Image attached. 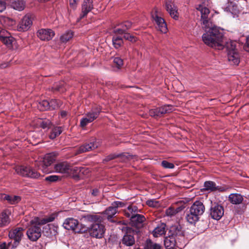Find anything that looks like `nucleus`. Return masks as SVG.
Segmentation results:
<instances>
[{"label":"nucleus","instance_id":"1","mask_svg":"<svg viewBox=\"0 0 249 249\" xmlns=\"http://www.w3.org/2000/svg\"><path fill=\"white\" fill-rule=\"evenodd\" d=\"M196 9L200 12L202 26L206 31L202 36L203 42L216 49L222 50L225 46L228 52L236 51L235 42L230 41L225 43L223 30L213 24L210 10L203 4H199Z\"/></svg>","mask_w":249,"mask_h":249},{"label":"nucleus","instance_id":"2","mask_svg":"<svg viewBox=\"0 0 249 249\" xmlns=\"http://www.w3.org/2000/svg\"><path fill=\"white\" fill-rule=\"evenodd\" d=\"M84 221L91 222L92 224L88 228H85L84 231H88L89 235L96 238H101L104 236L105 229L102 224V219L100 216L95 214H88L82 217Z\"/></svg>","mask_w":249,"mask_h":249},{"label":"nucleus","instance_id":"3","mask_svg":"<svg viewBox=\"0 0 249 249\" xmlns=\"http://www.w3.org/2000/svg\"><path fill=\"white\" fill-rule=\"evenodd\" d=\"M55 219L54 214L47 217L40 218L38 217H34L30 222L31 227L27 231L28 238L33 241H36L41 236V230L40 226L53 221Z\"/></svg>","mask_w":249,"mask_h":249},{"label":"nucleus","instance_id":"4","mask_svg":"<svg viewBox=\"0 0 249 249\" xmlns=\"http://www.w3.org/2000/svg\"><path fill=\"white\" fill-rule=\"evenodd\" d=\"M204 211L205 207L203 204L199 201H195L186 213V219L187 221L191 224H196L198 221L200 216L202 215Z\"/></svg>","mask_w":249,"mask_h":249},{"label":"nucleus","instance_id":"5","mask_svg":"<svg viewBox=\"0 0 249 249\" xmlns=\"http://www.w3.org/2000/svg\"><path fill=\"white\" fill-rule=\"evenodd\" d=\"M100 111L101 109L99 107L92 108L81 119L80 124V126L82 128H84L88 124L92 122L98 117Z\"/></svg>","mask_w":249,"mask_h":249},{"label":"nucleus","instance_id":"6","mask_svg":"<svg viewBox=\"0 0 249 249\" xmlns=\"http://www.w3.org/2000/svg\"><path fill=\"white\" fill-rule=\"evenodd\" d=\"M174 107L171 105H164L159 108L152 109L149 110V114L154 117H161L164 114L169 113L173 111Z\"/></svg>","mask_w":249,"mask_h":249},{"label":"nucleus","instance_id":"7","mask_svg":"<svg viewBox=\"0 0 249 249\" xmlns=\"http://www.w3.org/2000/svg\"><path fill=\"white\" fill-rule=\"evenodd\" d=\"M33 17L31 14H26L20 21L18 25V30L20 32L26 31L30 29L33 23Z\"/></svg>","mask_w":249,"mask_h":249},{"label":"nucleus","instance_id":"8","mask_svg":"<svg viewBox=\"0 0 249 249\" xmlns=\"http://www.w3.org/2000/svg\"><path fill=\"white\" fill-rule=\"evenodd\" d=\"M23 229L22 228H16L10 230L9 232V237L14 240L13 248L16 247L20 241L23 235Z\"/></svg>","mask_w":249,"mask_h":249},{"label":"nucleus","instance_id":"9","mask_svg":"<svg viewBox=\"0 0 249 249\" xmlns=\"http://www.w3.org/2000/svg\"><path fill=\"white\" fill-rule=\"evenodd\" d=\"M224 213V208L221 205L212 204L210 209V216L212 218L218 220L223 216Z\"/></svg>","mask_w":249,"mask_h":249},{"label":"nucleus","instance_id":"10","mask_svg":"<svg viewBox=\"0 0 249 249\" xmlns=\"http://www.w3.org/2000/svg\"><path fill=\"white\" fill-rule=\"evenodd\" d=\"M100 145L99 141H97L96 139H93L90 141L89 143H86L81 146L76 152V154H80L88 152L97 148Z\"/></svg>","mask_w":249,"mask_h":249},{"label":"nucleus","instance_id":"11","mask_svg":"<svg viewBox=\"0 0 249 249\" xmlns=\"http://www.w3.org/2000/svg\"><path fill=\"white\" fill-rule=\"evenodd\" d=\"M127 210L129 212L132 213L133 211H135L136 210V207L133 206H129L128 207ZM127 216L130 217L131 222L135 225L142 224L145 220L144 216L140 214H132L131 215L128 214Z\"/></svg>","mask_w":249,"mask_h":249},{"label":"nucleus","instance_id":"12","mask_svg":"<svg viewBox=\"0 0 249 249\" xmlns=\"http://www.w3.org/2000/svg\"><path fill=\"white\" fill-rule=\"evenodd\" d=\"M36 34L41 40L49 41L54 36L55 33L50 29H41L37 31Z\"/></svg>","mask_w":249,"mask_h":249},{"label":"nucleus","instance_id":"13","mask_svg":"<svg viewBox=\"0 0 249 249\" xmlns=\"http://www.w3.org/2000/svg\"><path fill=\"white\" fill-rule=\"evenodd\" d=\"M123 206L124 203L122 202L115 201L113 202L111 206L109 207L105 211L107 219L111 221V219L117 213V209L118 207H122Z\"/></svg>","mask_w":249,"mask_h":249},{"label":"nucleus","instance_id":"14","mask_svg":"<svg viewBox=\"0 0 249 249\" xmlns=\"http://www.w3.org/2000/svg\"><path fill=\"white\" fill-rule=\"evenodd\" d=\"M11 214V210L5 209L0 213V227H4L8 225L11 221L10 216Z\"/></svg>","mask_w":249,"mask_h":249},{"label":"nucleus","instance_id":"15","mask_svg":"<svg viewBox=\"0 0 249 249\" xmlns=\"http://www.w3.org/2000/svg\"><path fill=\"white\" fill-rule=\"evenodd\" d=\"M165 5L166 10L169 13L170 16L175 19L178 18V13L177 7L174 2L171 0H166L165 2Z\"/></svg>","mask_w":249,"mask_h":249},{"label":"nucleus","instance_id":"16","mask_svg":"<svg viewBox=\"0 0 249 249\" xmlns=\"http://www.w3.org/2000/svg\"><path fill=\"white\" fill-rule=\"evenodd\" d=\"M152 18L157 24V29L162 33H166L168 29L164 19L159 17L157 14L152 15Z\"/></svg>","mask_w":249,"mask_h":249},{"label":"nucleus","instance_id":"17","mask_svg":"<svg viewBox=\"0 0 249 249\" xmlns=\"http://www.w3.org/2000/svg\"><path fill=\"white\" fill-rule=\"evenodd\" d=\"M131 26L132 24L130 22L125 21L115 27L113 29V33L115 34V36L123 35Z\"/></svg>","mask_w":249,"mask_h":249},{"label":"nucleus","instance_id":"18","mask_svg":"<svg viewBox=\"0 0 249 249\" xmlns=\"http://www.w3.org/2000/svg\"><path fill=\"white\" fill-rule=\"evenodd\" d=\"M0 199L1 200H6L7 203L11 205H16L21 200V197L18 196L9 195L5 194H0Z\"/></svg>","mask_w":249,"mask_h":249},{"label":"nucleus","instance_id":"19","mask_svg":"<svg viewBox=\"0 0 249 249\" xmlns=\"http://www.w3.org/2000/svg\"><path fill=\"white\" fill-rule=\"evenodd\" d=\"M56 154L54 153H48L46 154L43 158L40 160V165L43 168L50 165L55 160Z\"/></svg>","mask_w":249,"mask_h":249},{"label":"nucleus","instance_id":"20","mask_svg":"<svg viewBox=\"0 0 249 249\" xmlns=\"http://www.w3.org/2000/svg\"><path fill=\"white\" fill-rule=\"evenodd\" d=\"M92 0H84L82 5V12L80 18L85 17L93 8Z\"/></svg>","mask_w":249,"mask_h":249},{"label":"nucleus","instance_id":"21","mask_svg":"<svg viewBox=\"0 0 249 249\" xmlns=\"http://www.w3.org/2000/svg\"><path fill=\"white\" fill-rule=\"evenodd\" d=\"M78 225V221L73 218H67L63 223L64 228L68 230L75 231Z\"/></svg>","mask_w":249,"mask_h":249},{"label":"nucleus","instance_id":"22","mask_svg":"<svg viewBox=\"0 0 249 249\" xmlns=\"http://www.w3.org/2000/svg\"><path fill=\"white\" fill-rule=\"evenodd\" d=\"M56 171H76L78 169H72L71 165L66 161L60 162L55 165Z\"/></svg>","mask_w":249,"mask_h":249},{"label":"nucleus","instance_id":"23","mask_svg":"<svg viewBox=\"0 0 249 249\" xmlns=\"http://www.w3.org/2000/svg\"><path fill=\"white\" fill-rule=\"evenodd\" d=\"M228 59L231 64L237 65L239 63V54L237 51L228 52Z\"/></svg>","mask_w":249,"mask_h":249},{"label":"nucleus","instance_id":"24","mask_svg":"<svg viewBox=\"0 0 249 249\" xmlns=\"http://www.w3.org/2000/svg\"><path fill=\"white\" fill-rule=\"evenodd\" d=\"M164 243L165 247L168 249L173 248L177 244L175 237L173 235L166 237L164 240Z\"/></svg>","mask_w":249,"mask_h":249},{"label":"nucleus","instance_id":"25","mask_svg":"<svg viewBox=\"0 0 249 249\" xmlns=\"http://www.w3.org/2000/svg\"><path fill=\"white\" fill-rule=\"evenodd\" d=\"M135 159H136L135 156L131 155L129 153H125L120 155H117L116 161L126 162L128 161H130Z\"/></svg>","mask_w":249,"mask_h":249},{"label":"nucleus","instance_id":"26","mask_svg":"<svg viewBox=\"0 0 249 249\" xmlns=\"http://www.w3.org/2000/svg\"><path fill=\"white\" fill-rule=\"evenodd\" d=\"M166 225L161 223L153 231V234L154 237H159L165 233Z\"/></svg>","mask_w":249,"mask_h":249},{"label":"nucleus","instance_id":"27","mask_svg":"<svg viewBox=\"0 0 249 249\" xmlns=\"http://www.w3.org/2000/svg\"><path fill=\"white\" fill-rule=\"evenodd\" d=\"M230 202L234 204H239L243 200V196L239 194H231L229 196Z\"/></svg>","mask_w":249,"mask_h":249},{"label":"nucleus","instance_id":"28","mask_svg":"<svg viewBox=\"0 0 249 249\" xmlns=\"http://www.w3.org/2000/svg\"><path fill=\"white\" fill-rule=\"evenodd\" d=\"M11 7L18 11H22L25 8V3L23 0H14L11 3Z\"/></svg>","mask_w":249,"mask_h":249},{"label":"nucleus","instance_id":"29","mask_svg":"<svg viewBox=\"0 0 249 249\" xmlns=\"http://www.w3.org/2000/svg\"><path fill=\"white\" fill-rule=\"evenodd\" d=\"M7 34V32L5 31L4 34H1L0 36V39L3 44L7 46H9L12 45L14 40V38L11 36H6V34Z\"/></svg>","mask_w":249,"mask_h":249},{"label":"nucleus","instance_id":"30","mask_svg":"<svg viewBox=\"0 0 249 249\" xmlns=\"http://www.w3.org/2000/svg\"><path fill=\"white\" fill-rule=\"evenodd\" d=\"M73 36V33L71 30H68L60 36V40L62 43H66L70 40Z\"/></svg>","mask_w":249,"mask_h":249},{"label":"nucleus","instance_id":"31","mask_svg":"<svg viewBox=\"0 0 249 249\" xmlns=\"http://www.w3.org/2000/svg\"><path fill=\"white\" fill-rule=\"evenodd\" d=\"M0 23L5 27H11L15 24V21L8 17H0Z\"/></svg>","mask_w":249,"mask_h":249},{"label":"nucleus","instance_id":"32","mask_svg":"<svg viewBox=\"0 0 249 249\" xmlns=\"http://www.w3.org/2000/svg\"><path fill=\"white\" fill-rule=\"evenodd\" d=\"M134 238L132 235L126 234L124 236L122 240L123 244L128 246H130L133 245L134 244Z\"/></svg>","mask_w":249,"mask_h":249},{"label":"nucleus","instance_id":"33","mask_svg":"<svg viewBox=\"0 0 249 249\" xmlns=\"http://www.w3.org/2000/svg\"><path fill=\"white\" fill-rule=\"evenodd\" d=\"M63 128L61 126H55L54 127L49 135V138L51 139H54L56 137L58 136L61 134L63 131Z\"/></svg>","mask_w":249,"mask_h":249},{"label":"nucleus","instance_id":"34","mask_svg":"<svg viewBox=\"0 0 249 249\" xmlns=\"http://www.w3.org/2000/svg\"><path fill=\"white\" fill-rule=\"evenodd\" d=\"M112 43L116 49L119 48L123 43L122 38L119 36H114L112 37Z\"/></svg>","mask_w":249,"mask_h":249},{"label":"nucleus","instance_id":"35","mask_svg":"<svg viewBox=\"0 0 249 249\" xmlns=\"http://www.w3.org/2000/svg\"><path fill=\"white\" fill-rule=\"evenodd\" d=\"M180 210V209L179 207L175 209L173 207H170L166 210L165 213L167 216L172 217L178 213Z\"/></svg>","mask_w":249,"mask_h":249},{"label":"nucleus","instance_id":"36","mask_svg":"<svg viewBox=\"0 0 249 249\" xmlns=\"http://www.w3.org/2000/svg\"><path fill=\"white\" fill-rule=\"evenodd\" d=\"M38 108L41 111H44L50 109L49 102L47 100H43L38 103Z\"/></svg>","mask_w":249,"mask_h":249},{"label":"nucleus","instance_id":"37","mask_svg":"<svg viewBox=\"0 0 249 249\" xmlns=\"http://www.w3.org/2000/svg\"><path fill=\"white\" fill-rule=\"evenodd\" d=\"M204 186L205 189L207 191H213L216 189L215 183L211 181H205Z\"/></svg>","mask_w":249,"mask_h":249},{"label":"nucleus","instance_id":"38","mask_svg":"<svg viewBox=\"0 0 249 249\" xmlns=\"http://www.w3.org/2000/svg\"><path fill=\"white\" fill-rule=\"evenodd\" d=\"M22 176L33 178H37L40 176L39 172H18Z\"/></svg>","mask_w":249,"mask_h":249},{"label":"nucleus","instance_id":"39","mask_svg":"<svg viewBox=\"0 0 249 249\" xmlns=\"http://www.w3.org/2000/svg\"><path fill=\"white\" fill-rule=\"evenodd\" d=\"M61 105L59 100L52 99L49 102L50 109H55L59 107Z\"/></svg>","mask_w":249,"mask_h":249},{"label":"nucleus","instance_id":"40","mask_svg":"<svg viewBox=\"0 0 249 249\" xmlns=\"http://www.w3.org/2000/svg\"><path fill=\"white\" fill-rule=\"evenodd\" d=\"M39 124L40 126L43 129L49 128L52 124L51 122L49 120H40Z\"/></svg>","mask_w":249,"mask_h":249},{"label":"nucleus","instance_id":"41","mask_svg":"<svg viewBox=\"0 0 249 249\" xmlns=\"http://www.w3.org/2000/svg\"><path fill=\"white\" fill-rule=\"evenodd\" d=\"M146 204L148 206L153 208L158 207L160 205L159 202L154 199L147 200Z\"/></svg>","mask_w":249,"mask_h":249},{"label":"nucleus","instance_id":"42","mask_svg":"<svg viewBox=\"0 0 249 249\" xmlns=\"http://www.w3.org/2000/svg\"><path fill=\"white\" fill-rule=\"evenodd\" d=\"M114 65L118 69H120L123 65V60L119 57H115L113 60Z\"/></svg>","mask_w":249,"mask_h":249},{"label":"nucleus","instance_id":"43","mask_svg":"<svg viewBox=\"0 0 249 249\" xmlns=\"http://www.w3.org/2000/svg\"><path fill=\"white\" fill-rule=\"evenodd\" d=\"M161 165L162 167L166 169H173L174 168V164L166 160H163L161 162Z\"/></svg>","mask_w":249,"mask_h":249},{"label":"nucleus","instance_id":"44","mask_svg":"<svg viewBox=\"0 0 249 249\" xmlns=\"http://www.w3.org/2000/svg\"><path fill=\"white\" fill-rule=\"evenodd\" d=\"M16 171H32V170L28 167L21 165L17 167Z\"/></svg>","mask_w":249,"mask_h":249},{"label":"nucleus","instance_id":"45","mask_svg":"<svg viewBox=\"0 0 249 249\" xmlns=\"http://www.w3.org/2000/svg\"><path fill=\"white\" fill-rule=\"evenodd\" d=\"M124 37L126 39L130 41H135L136 39L134 38V36L130 35L129 34L126 33L125 32L124 34Z\"/></svg>","mask_w":249,"mask_h":249},{"label":"nucleus","instance_id":"46","mask_svg":"<svg viewBox=\"0 0 249 249\" xmlns=\"http://www.w3.org/2000/svg\"><path fill=\"white\" fill-rule=\"evenodd\" d=\"M58 179V177L57 176H50L45 178L46 180L50 182L56 181Z\"/></svg>","mask_w":249,"mask_h":249},{"label":"nucleus","instance_id":"47","mask_svg":"<svg viewBox=\"0 0 249 249\" xmlns=\"http://www.w3.org/2000/svg\"><path fill=\"white\" fill-rule=\"evenodd\" d=\"M117 155H115L114 154H111V155H108V156H107L105 159L104 161H108L112 160L115 159L116 158L117 159Z\"/></svg>","mask_w":249,"mask_h":249},{"label":"nucleus","instance_id":"48","mask_svg":"<svg viewBox=\"0 0 249 249\" xmlns=\"http://www.w3.org/2000/svg\"><path fill=\"white\" fill-rule=\"evenodd\" d=\"M11 244V243L6 244L5 242L1 243L0 244V249H8Z\"/></svg>","mask_w":249,"mask_h":249},{"label":"nucleus","instance_id":"49","mask_svg":"<svg viewBox=\"0 0 249 249\" xmlns=\"http://www.w3.org/2000/svg\"><path fill=\"white\" fill-rule=\"evenodd\" d=\"M77 2L78 1L75 0H70V5L72 8L75 9L77 6Z\"/></svg>","mask_w":249,"mask_h":249},{"label":"nucleus","instance_id":"50","mask_svg":"<svg viewBox=\"0 0 249 249\" xmlns=\"http://www.w3.org/2000/svg\"><path fill=\"white\" fill-rule=\"evenodd\" d=\"M6 8V3L2 0H0V12H3Z\"/></svg>","mask_w":249,"mask_h":249},{"label":"nucleus","instance_id":"51","mask_svg":"<svg viewBox=\"0 0 249 249\" xmlns=\"http://www.w3.org/2000/svg\"><path fill=\"white\" fill-rule=\"evenodd\" d=\"M70 174V176H71L74 179L77 180L79 178V175L78 174V172H69Z\"/></svg>","mask_w":249,"mask_h":249},{"label":"nucleus","instance_id":"52","mask_svg":"<svg viewBox=\"0 0 249 249\" xmlns=\"http://www.w3.org/2000/svg\"><path fill=\"white\" fill-rule=\"evenodd\" d=\"M150 249H161V247L159 244L153 243L150 245Z\"/></svg>","mask_w":249,"mask_h":249},{"label":"nucleus","instance_id":"53","mask_svg":"<svg viewBox=\"0 0 249 249\" xmlns=\"http://www.w3.org/2000/svg\"><path fill=\"white\" fill-rule=\"evenodd\" d=\"M10 66V62H1L0 63V69H4Z\"/></svg>","mask_w":249,"mask_h":249},{"label":"nucleus","instance_id":"54","mask_svg":"<svg viewBox=\"0 0 249 249\" xmlns=\"http://www.w3.org/2000/svg\"><path fill=\"white\" fill-rule=\"evenodd\" d=\"M99 194V191L98 189L95 188L92 190L91 194L92 196H97Z\"/></svg>","mask_w":249,"mask_h":249},{"label":"nucleus","instance_id":"55","mask_svg":"<svg viewBox=\"0 0 249 249\" xmlns=\"http://www.w3.org/2000/svg\"><path fill=\"white\" fill-rule=\"evenodd\" d=\"M67 115V112L66 111H61L60 113V117L61 118H65Z\"/></svg>","mask_w":249,"mask_h":249},{"label":"nucleus","instance_id":"56","mask_svg":"<svg viewBox=\"0 0 249 249\" xmlns=\"http://www.w3.org/2000/svg\"><path fill=\"white\" fill-rule=\"evenodd\" d=\"M246 44H247L248 47H249V36L247 37V39H246ZM247 51H249V50H247Z\"/></svg>","mask_w":249,"mask_h":249},{"label":"nucleus","instance_id":"57","mask_svg":"<svg viewBox=\"0 0 249 249\" xmlns=\"http://www.w3.org/2000/svg\"><path fill=\"white\" fill-rule=\"evenodd\" d=\"M4 32H5V30L2 29L1 27H0V36L1 34H4Z\"/></svg>","mask_w":249,"mask_h":249},{"label":"nucleus","instance_id":"58","mask_svg":"<svg viewBox=\"0 0 249 249\" xmlns=\"http://www.w3.org/2000/svg\"><path fill=\"white\" fill-rule=\"evenodd\" d=\"M53 231H54V234H55V232H56V230H55V227H53Z\"/></svg>","mask_w":249,"mask_h":249},{"label":"nucleus","instance_id":"59","mask_svg":"<svg viewBox=\"0 0 249 249\" xmlns=\"http://www.w3.org/2000/svg\"><path fill=\"white\" fill-rule=\"evenodd\" d=\"M79 169L80 170V171H81V170H82V169H81V167H79Z\"/></svg>","mask_w":249,"mask_h":249},{"label":"nucleus","instance_id":"60","mask_svg":"<svg viewBox=\"0 0 249 249\" xmlns=\"http://www.w3.org/2000/svg\"><path fill=\"white\" fill-rule=\"evenodd\" d=\"M48 226L50 227V226H53L52 225H49Z\"/></svg>","mask_w":249,"mask_h":249}]
</instances>
